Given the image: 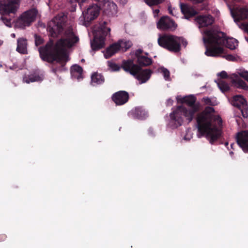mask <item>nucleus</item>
<instances>
[{
    "label": "nucleus",
    "instance_id": "f257e3e1",
    "mask_svg": "<svg viewBox=\"0 0 248 248\" xmlns=\"http://www.w3.org/2000/svg\"><path fill=\"white\" fill-rule=\"evenodd\" d=\"M79 40L71 28L65 31L63 36L56 44L55 46L51 42L48 43L46 47L39 49L40 55L43 60H54L62 63L69 60L67 50L73 46Z\"/></svg>",
    "mask_w": 248,
    "mask_h": 248
},
{
    "label": "nucleus",
    "instance_id": "f03ea898",
    "mask_svg": "<svg viewBox=\"0 0 248 248\" xmlns=\"http://www.w3.org/2000/svg\"><path fill=\"white\" fill-rule=\"evenodd\" d=\"M206 48L205 54L210 57H219L224 53V45L233 50L238 46V41L233 38H226L224 33L214 29L201 31Z\"/></svg>",
    "mask_w": 248,
    "mask_h": 248
},
{
    "label": "nucleus",
    "instance_id": "7ed1b4c3",
    "mask_svg": "<svg viewBox=\"0 0 248 248\" xmlns=\"http://www.w3.org/2000/svg\"><path fill=\"white\" fill-rule=\"evenodd\" d=\"M199 131L205 136L211 143L220 138L222 134V120L214 113V109L207 107L197 117Z\"/></svg>",
    "mask_w": 248,
    "mask_h": 248
},
{
    "label": "nucleus",
    "instance_id": "20e7f679",
    "mask_svg": "<svg viewBox=\"0 0 248 248\" xmlns=\"http://www.w3.org/2000/svg\"><path fill=\"white\" fill-rule=\"evenodd\" d=\"M176 100L178 103H186L189 108L187 109L184 106H179L170 114V120L169 124L172 127H177L182 125L184 118L188 123L191 122L194 114L200 108V104L195 103L196 98L193 95H178Z\"/></svg>",
    "mask_w": 248,
    "mask_h": 248
},
{
    "label": "nucleus",
    "instance_id": "39448f33",
    "mask_svg": "<svg viewBox=\"0 0 248 248\" xmlns=\"http://www.w3.org/2000/svg\"><path fill=\"white\" fill-rule=\"evenodd\" d=\"M157 41L160 46L173 52L180 50L181 45L185 47L187 45L184 38L170 34L159 35Z\"/></svg>",
    "mask_w": 248,
    "mask_h": 248
},
{
    "label": "nucleus",
    "instance_id": "423d86ee",
    "mask_svg": "<svg viewBox=\"0 0 248 248\" xmlns=\"http://www.w3.org/2000/svg\"><path fill=\"white\" fill-rule=\"evenodd\" d=\"M122 67L125 71L133 76L138 80L139 84L145 83L150 78L152 74L149 69L141 70L132 60L124 61Z\"/></svg>",
    "mask_w": 248,
    "mask_h": 248
},
{
    "label": "nucleus",
    "instance_id": "0eeeda50",
    "mask_svg": "<svg viewBox=\"0 0 248 248\" xmlns=\"http://www.w3.org/2000/svg\"><path fill=\"white\" fill-rule=\"evenodd\" d=\"M19 0H3L0 1V13L3 15H6L10 13H15L18 8ZM0 19L7 27L11 26V19L8 18L7 16H2Z\"/></svg>",
    "mask_w": 248,
    "mask_h": 248
},
{
    "label": "nucleus",
    "instance_id": "6e6552de",
    "mask_svg": "<svg viewBox=\"0 0 248 248\" xmlns=\"http://www.w3.org/2000/svg\"><path fill=\"white\" fill-rule=\"evenodd\" d=\"M110 29L102 25L100 29L94 35V39L91 42V46L93 50H97L105 46V38L110 35Z\"/></svg>",
    "mask_w": 248,
    "mask_h": 248
},
{
    "label": "nucleus",
    "instance_id": "1a4fd4ad",
    "mask_svg": "<svg viewBox=\"0 0 248 248\" xmlns=\"http://www.w3.org/2000/svg\"><path fill=\"white\" fill-rule=\"evenodd\" d=\"M37 15V11L34 8L25 12L17 19L16 26L21 28L29 26L35 20Z\"/></svg>",
    "mask_w": 248,
    "mask_h": 248
},
{
    "label": "nucleus",
    "instance_id": "9d476101",
    "mask_svg": "<svg viewBox=\"0 0 248 248\" xmlns=\"http://www.w3.org/2000/svg\"><path fill=\"white\" fill-rule=\"evenodd\" d=\"M63 19L62 16H58L55 17L48 24L47 31L52 37H56L62 29Z\"/></svg>",
    "mask_w": 248,
    "mask_h": 248
},
{
    "label": "nucleus",
    "instance_id": "9b49d317",
    "mask_svg": "<svg viewBox=\"0 0 248 248\" xmlns=\"http://www.w3.org/2000/svg\"><path fill=\"white\" fill-rule=\"evenodd\" d=\"M100 8L97 4L90 5L85 10L82 11V18L84 23H89L96 19L99 15Z\"/></svg>",
    "mask_w": 248,
    "mask_h": 248
},
{
    "label": "nucleus",
    "instance_id": "f8f14e48",
    "mask_svg": "<svg viewBox=\"0 0 248 248\" xmlns=\"http://www.w3.org/2000/svg\"><path fill=\"white\" fill-rule=\"evenodd\" d=\"M228 7L234 22L237 25L238 23L241 24L240 22V20L248 18V7L237 8L233 10L230 5H228Z\"/></svg>",
    "mask_w": 248,
    "mask_h": 248
},
{
    "label": "nucleus",
    "instance_id": "ddd939ff",
    "mask_svg": "<svg viewBox=\"0 0 248 248\" xmlns=\"http://www.w3.org/2000/svg\"><path fill=\"white\" fill-rule=\"evenodd\" d=\"M231 103L239 108L244 118L248 117V105L246 100L242 96L238 95L234 96L231 100Z\"/></svg>",
    "mask_w": 248,
    "mask_h": 248
},
{
    "label": "nucleus",
    "instance_id": "4468645a",
    "mask_svg": "<svg viewBox=\"0 0 248 248\" xmlns=\"http://www.w3.org/2000/svg\"><path fill=\"white\" fill-rule=\"evenodd\" d=\"M194 21L196 25L200 29L211 25L214 22V18L210 15H202L197 16Z\"/></svg>",
    "mask_w": 248,
    "mask_h": 248
},
{
    "label": "nucleus",
    "instance_id": "2eb2a0df",
    "mask_svg": "<svg viewBox=\"0 0 248 248\" xmlns=\"http://www.w3.org/2000/svg\"><path fill=\"white\" fill-rule=\"evenodd\" d=\"M157 28L162 30L173 31L177 28V25L168 16H163L157 22Z\"/></svg>",
    "mask_w": 248,
    "mask_h": 248
},
{
    "label": "nucleus",
    "instance_id": "dca6fc26",
    "mask_svg": "<svg viewBox=\"0 0 248 248\" xmlns=\"http://www.w3.org/2000/svg\"><path fill=\"white\" fill-rule=\"evenodd\" d=\"M102 6L104 13L107 15H113L117 13V5L113 1L104 0Z\"/></svg>",
    "mask_w": 248,
    "mask_h": 248
},
{
    "label": "nucleus",
    "instance_id": "f3484780",
    "mask_svg": "<svg viewBox=\"0 0 248 248\" xmlns=\"http://www.w3.org/2000/svg\"><path fill=\"white\" fill-rule=\"evenodd\" d=\"M112 98L116 105H122L128 101L129 95L126 92L119 91L114 94Z\"/></svg>",
    "mask_w": 248,
    "mask_h": 248
},
{
    "label": "nucleus",
    "instance_id": "a211bd4d",
    "mask_svg": "<svg viewBox=\"0 0 248 248\" xmlns=\"http://www.w3.org/2000/svg\"><path fill=\"white\" fill-rule=\"evenodd\" d=\"M238 144L243 149L248 146V131H242L238 133L237 135Z\"/></svg>",
    "mask_w": 248,
    "mask_h": 248
},
{
    "label": "nucleus",
    "instance_id": "6ab92c4d",
    "mask_svg": "<svg viewBox=\"0 0 248 248\" xmlns=\"http://www.w3.org/2000/svg\"><path fill=\"white\" fill-rule=\"evenodd\" d=\"M141 52V50L139 49L136 53L138 63L141 66H147L150 64L152 63L151 59L142 55Z\"/></svg>",
    "mask_w": 248,
    "mask_h": 248
},
{
    "label": "nucleus",
    "instance_id": "aec40b11",
    "mask_svg": "<svg viewBox=\"0 0 248 248\" xmlns=\"http://www.w3.org/2000/svg\"><path fill=\"white\" fill-rule=\"evenodd\" d=\"M82 68L79 65L75 64L71 68V76L73 78H77L78 80L82 78Z\"/></svg>",
    "mask_w": 248,
    "mask_h": 248
},
{
    "label": "nucleus",
    "instance_id": "412c9836",
    "mask_svg": "<svg viewBox=\"0 0 248 248\" xmlns=\"http://www.w3.org/2000/svg\"><path fill=\"white\" fill-rule=\"evenodd\" d=\"M119 50L118 45L116 43L112 44L108 47L104 52V56L106 59L109 58L117 53Z\"/></svg>",
    "mask_w": 248,
    "mask_h": 248
},
{
    "label": "nucleus",
    "instance_id": "4be33fe9",
    "mask_svg": "<svg viewBox=\"0 0 248 248\" xmlns=\"http://www.w3.org/2000/svg\"><path fill=\"white\" fill-rule=\"evenodd\" d=\"M181 10L186 19L188 18V16H192L196 14L194 9L187 5L181 4Z\"/></svg>",
    "mask_w": 248,
    "mask_h": 248
},
{
    "label": "nucleus",
    "instance_id": "5701e85b",
    "mask_svg": "<svg viewBox=\"0 0 248 248\" xmlns=\"http://www.w3.org/2000/svg\"><path fill=\"white\" fill-rule=\"evenodd\" d=\"M16 50L20 53L25 54L27 53V41L26 39L22 38L17 40Z\"/></svg>",
    "mask_w": 248,
    "mask_h": 248
},
{
    "label": "nucleus",
    "instance_id": "b1692460",
    "mask_svg": "<svg viewBox=\"0 0 248 248\" xmlns=\"http://www.w3.org/2000/svg\"><path fill=\"white\" fill-rule=\"evenodd\" d=\"M104 82V77L97 73H93L91 77V83L93 85L95 86L103 83Z\"/></svg>",
    "mask_w": 248,
    "mask_h": 248
},
{
    "label": "nucleus",
    "instance_id": "393cba45",
    "mask_svg": "<svg viewBox=\"0 0 248 248\" xmlns=\"http://www.w3.org/2000/svg\"><path fill=\"white\" fill-rule=\"evenodd\" d=\"M116 44L118 45L119 50L122 51H126L132 46L131 42L126 40H120Z\"/></svg>",
    "mask_w": 248,
    "mask_h": 248
},
{
    "label": "nucleus",
    "instance_id": "a878e982",
    "mask_svg": "<svg viewBox=\"0 0 248 248\" xmlns=\"http://www.w3.org/2000/svg\"><path fill=\"white\" fill-rule=\"evenodd\" d=\"M135 117L139 119H142L145 118L147 113L145 110L141 108H137L133 111Z\"/></svg>",
    "mask_w": 248,
    "mask_h": 248
},
{
    "label": "nucleus",
    "instance_id": "bb28decb",
    "mask_svg": "<svg viewBox=\"0 0 248 248\" xmlns=\"http://www.w3.org/2000/svg\"><path fill=\"white\" fill-rule=\"evenodd\" d=\"M29 79L27 77H25L23 78V81L27 83L33 82L35 81H40L43 80V77L36 75H30L29 76Z\"/></svg>",
    "mask_w": 248,
    "mask_h": 248
},
{
    "label": "nucleus",
    "instance_id": "cd10ccee",
    "mask_svg": "<svg viewBox=\"0 0 248 248\" xmlns=\"http://www.w3.org/2000/svg\"><path fill=\"white\" fill-rule=\"evenodd\" d=\"M202 101L206 104L211 106L217 105L218 102L215 97L209 98L208 97H203L202 99Z\"/></svg>",
    "mask_w": 248,
    "mask_h": 248
},
{
    "label": "nucleus",
    "instance_id": "c85d7f7f",
    "mask_svg": "<svg viewBox=\"0 0 248 248\" xmlns=\"http://www.w3.org/2000/svg\"><path fill=\"white\" fill-rule=\"evenodd\" d=\"M238 76H239L248 81V72L247 71L240 69L237 72V73L232 75V76L235 78H237Z\"/></svg>",
    "mask_w": 248,
    "mask_h": 248
},
{
    "label": "nucleus",
    "instance_id": "c756f323",
    "mask_svg": "<svg viewBox=\"0 0 248 248\" xmlns=\"http://www.w3.org/2000/svg\"><path fill=\"white\" fill-rule=\"evenodd\" d=\"M217 84L220 90L223 92L228 91L229 89V85L222 80H219Z\"/></svg>",
    "mask_w": 248,
    "mask_h": 248
},
{
    "label": "nucleus",
    "instance_id": "7c9ffc66",
    "mask_svg": "<svg viewBox=\"0 0 248 248\" xmlns=\"http://www.w3.org/2000/svg\"><path fill=\"white\" fill-rule=\"evenodd\" d=\"M159 71L162 73L164 78L166 80H170V72L167 69L164 67H160L159 69Z\"/></svg>",
    "mask_w": 248,
    "mask_h": 248
},
{
    "label": "nucleus",
    "instance_id": "2f4dec72",
    "mask_svg": "<svg viewBox=\"0 0 248 248\" xmlns=\"http://www.w3.org/2000/svg\"><path fill=\"white\" fill-rule=\"evenodd\" d=\"M164 0H144V2L149 6H153L158 4L162 2Z\"/></svg>",
    "mask_w": 248,
    "mask_h": 248
},
{
    "label": "nucleus",
    "instance_id": "473e14b6",
    "mask_svg": "<svg viewBox=\"0 0 248 248\" xmlns=\"http://www.w3.org/2000/svg\"><path fill=\"white\" fill-rule=\"evenodd\" d=\"M186 132V133L184 137V139L186 140H189L192 138L193 133L190 129H187Z\"/></svg>",
    "mask_w": 248,
    "mask_h": 248
},
{
    "label": "nucleus",
    "instance_id": "72a5a7b5",
    "mask_svg": "<svg viewBox=\"0 0 248 248\" xmlns=\"http://www.w3.org/2000/svg\"><path fill=\"white\" fill-rule=\"evenodd\" d=\"M168 11L170 14L175 16H177L179 10L175 9L174 7L170 5L168 6Z\"/></svg>",
    "mask_w": 248,
    "mask_h": 248
},
{
    "label": "nucleus",
    "instance_id": "f704fd0d",
    "mask_svg": "<svg viewBox=\"0 0 248 248\" xmlns=\"http://www.w3.org/2000/svg\"><path fill=\"white\" fill-rule=\"evenodd\" d=\"M86 0H70V1L72 3H73V6H74V8L77 6V3H78V4L80 5L81 4L85 2Z\"/></svg>",
    "mask_w": 248,
    "mask_h": 248
},
{
    "label": "nucleus",
    "instance_id": "c9c22d12",
    "mask_svg": "<svg viewBox=\"0 0 248 248\" xmlns=\"http://www.w3.org/2000/svg\"><path fill=\"white\" fill-rule=\"evenodd\" d=\"M108 66L112 71H117L119 69L117 65L112 62H108Z\"/></svg>",
    "mask_w": 248,
    "mask_h": 248
},
{
    "label": "nucleus",
    "instance_id": "e433bc0d",
    "mask_svg": "<svg viewBox=\"0 0 248 248\" xmlns=\"http://www.w3.org/2000/svg\"><path fill=\"white\" fill-rule=\"evenodd\" d=\"M238 26L240 28L243 30L247 32L248 33V24H238Z\"/></svg>",
    "mask_w": 248,
    "mask_h": 248
},
{
    "label": "nucleus",
    "instance_id": "4c0bfd02",
    "mask_svg": "<svg viewBox=\"0 0 248 248\" xmlns=\"http://www.w3.org/2000/svg\"><path fill=\"white\" fill-rule=\"evenodd\" d=\"M35 43L36 46H38L43 43V39L40 36H35Z\"/></svg>",
    "mask_w": 248,
    "mask_h": 248
},
{
    "label": "nucleus",
    "instance_id": "58836bf2",
    "mask_svg": "<svg viewBox=\"0 0 248 248\" xmlns=\"http://www.w3.org/2000/svg\"><path fill=\"white\" fill-rule=\"evenodd\" d=\"M217 75H218V76H219L220 77H221L222 78H226L227 77V74L224 71H223L217 74Z\"/></svg>",
    "mask_w": 248,
    "mask_h": 248
},
{
    "label": "nucleus",
    "instance_id": "ea45409f",
    "mask_svg": "<svg viewBox=\"0 0 248 248\" xmlns=\"http://www.w3.org/2000/svg\"><path fill=\"white\" fill-rule=\"evenodd\" d=\"M239 86L244 89H246L248 88V87L247 86L246 83L242 80L239 81Z\"/></svg>",
    "mask_w": 248,
    "mask_h": 248
},
{
    "label": "nucleus",
    "instance_id": "a19ab883",
    "mask_svg": "<svg viewBox=\"0 0 248 248\" xmlns=\"http://www.w3.org/2000/svg\"><path fill=\"white\" fill-rule=\"evenodd\" d=\"M221 56H222L223 57H225L227 60L229 61H233L234 59V57L231 55H226V56H222L221 55Z\"/></svg>",
    "mask_w": 248,
    "mask_h": 248
},
{
    "label": "nucleus",
    "instance_id": "79ce46f5",
    "mask_svg": "<svg viewBox=\"0 0 248 248\" xmlns=\"http://www.w3.org/2000/svg\"><path fill=\"white\" fill-rule=\"evenodd\" d=\"M159 12V10L158 9H155L153 10V14L154 17H157L158 16V13Z\"/></svg>",
    "mask_w": 248,
    "mask_h": 248
},
{
    "label": "nucleus",
    "instance_id": "37998d69",
    "mask_svg": "<svg viewBox=\"0 0 248 248\" xmlns=\"http://www.w3.org/2000/svg\"><path fill=\"white\" fill-rule=\"evenodd\" d=\"M173 101L171 99H169L167 101V105L168 106H171L172 105Z\"/></svg>",
    "mask_w": 248,
    "mask_h": 248
},
{
    "label": "nucleus",
    "instance_id": "c03bdc74",
    "mask_svg": "<svg viewBox=\"0 0 248 248\" xmlns=\"http://www.w3.org/2000/svg\"><path fill=\"white\" fill-rule=\"evenodd\" d=\"M194 3H200L202 2L204 0H191Z\"/></svg>",
    "mask_w": 248,
    "mask_h": 248
},
{
    "label": "nucleus",
    "instance_id": "a18cd8bd",
    "mask_svg": "<svg viewBox=\"0 0 248 248\" xmlns=\"http://www.w3.org/2000/svg\"><path fill=\"white\" fill-rule=\"evenodd\" d=\"M120 2L122 4H124L126 2L127 0H119Z\"/></svg>",
    "mask_w": 248,
    "mask_h": 248
},
{
    "label": "nucleus",
    "instance_id": "49530a36",
    "mask_svg": "<svg viewBox=\"0 0 248 248\" xmlns=\"http://www.w3.org/2000/svg\"><path fill=\"white\" fill-rule=\"evenodd\" d=\"M243 150L245 152H248V146L247 147H245L244 148H243Z\"/></svg>",
    "mask_w": 248,
    "mask_h": 248
},
{
    "label": "nucleus",
    "instance_id": "de8ad7c7",
    "mask_svg": "<svg viewBox=\"0 0 248 248\" xmlns=\"http://www.w3.org/2000/svg\"><path fill=\"white\" fill-rule=\"evenodd\" d=\"M11 36H12V37H13V38H15V37H16V35H15V33H12V34H11Z\"/></svg>",
    "mask_w": 248,
    "mask_h": 248
},
{
    "label": "nucleus",
    "instance_id": "09e8293b",
    "mask_svg": "<svg viewBox=\"0 0 248 248\" xmlns=\"http://www.w3.org/2000/svg\"><path fill=\"white\" fill-rule=\"evenodd\" d=\"M230 154L232 155L233 154V152H230Z\"/></svg>",
    "mask_w": 248,
    "mask_h": 248
},
{
    "label": "nucleus",
    "instance_id": "8fccbe9b",
    "mask_svg": "<svg viewBox=\"0 0 248 248\" xmlns=\"http://www.w3.org/2000/svg\"><path fill=\"white\" fill-rule=\"evenodd\" d=\"M245 39L248 42V38L245 37Z\"/></svg>",
    "mask_w": 248,
    "mask_h": 248
},
{
    "label": "nucleus",
    "instance_id": "3c124183",
    "mask_svg": "<svg viewBox=\"0 0 248 248\" xmlns=\"http://www.w3.org/2000/svg\"><path fill=\"white\" fill-rule=\"evenodd\" d=\"M226 145H228V143H226Z\"/></svg>",
    "mask_w": 248,
    "mask_h": 248
}]
</instances>
